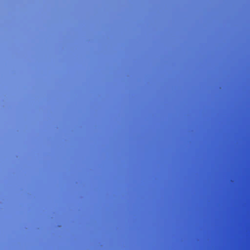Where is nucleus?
<instances>
[{"mask_svg":"<svg viewBox=\"0 0 250 250\" xmlns=\"http://www.w3.org/2000/svg\"><path fill=\"white\" fill-rule=\"evenodd\" d=\"M219 125H221V113H219Z\"/></svg>","mask_w":250,"mask_h":250,"instance_id":"nucleus-3","label":"nucleus"},{"mask_svg":"<svg viewBox=\"0 0 250 250\" xmlns=\"http://www.w3.org/2000/svg\"><path fill=\"white\" fill-rule=\"evenodd\" d=\"M219 125H221V113H219Z\"/></svg>","mask_w":250,"mask_h":250,"instance_id":"nucleus-9","label":"nucleus"},{"mask_svg":"<svg viewBox=\"0 0 250 250\" xmlns=\"http://www.w3.org/2000/svg\"><path fill=\"white\" fill-rule=\"evenodd\" d=\"M219 125H221V113H219Z\"/></svg>","mask_w":250,"mask_h":250,"instance_id":"nucleus-6","label":"nucleus"},{"mask_svg":"<svg viewBox=\"0 0 250 250\" xmlns=\"http://www.w3.org/2000/svg\"><path fill=\"white\" fill-rule=\"evenodd\" d=\"M219 125H221V113H219Z\"/></svg>","mask_w":250,"mask_h":250,"instance_id":"nucleus-11","label":"nucleus"},{"mask_svg":"<svg viewBox=\"0 0 250 250\" xmlns=\"http://www.w3.org/2000/svg\"><path fill=\"white\" fill-rule=\"evenodd\" d=\"M219 125H221V113H219Z\"/></svg>","mask_w":250,"mask_h":250,"instance_id":"nucleus-1","label":"nucleus"},{"mask_svg":"<svg viewBox=\"0 0 250 250\" xmlns=\"http://www.w3.org/2000/svg\"><path fill=\"white\" fill-rule=\"evenodd\" d=\"M219 128L220 129V128H221V127H219Z\"/></svg>","mask_w":250,"mask_h":250,"instance_id":"nucleus-12","label":"nucleus"},{"mask_svg":"<svg viewBox=\"0 0 250 250\" xmlns=\"http://www.w3.org/2000/svg\"><path fill=\"white\" fill-rule=\"evenodd\" d=\"M219 125H221V113H219Z\"/></svg>","mask_w":250,"mask_h":250,"instance_id":"nucleus-2","label":"nucleus"},{"mask_svg":"<svg viewBox=\"0 0 250 250\" xmlns=\"http://www.w3.org/2000/svg\"><path fill=\"white\" fill-rule=\"evenodd\" d=\"M219 125H221V113H219Z\"/></svg>","mask_w":250,"mask_h":250,"instance_id":"nucleus-5","label":"nucleus"},{"mask_svg":"<svg viewBox=\"0 0 250 250\" xmlns=\"http://www.w3.org/2000/svg\"><path fill=\"white\" fill-rule=\"evenodd\" d=\"M219 125H221V113H219Z\"/></svg>","mask_w":250,"mask_h":250,"instance_id":"nucleus-4","label":"nucleus"},{"mask_svg":"<svg viewBox=\"0 0 250 250\" xmlns=\"http://www.w3.org/2000/svg\"><path fill=\"white\" fill-rule=\"evenodd\" d=\"M219 125H221V113H219Z\"/></svg>","mask_w":250,"mask_h":250,"instance_id":"nucleus-10","label":"nucleus"},{"mask_svg":"<svg viewBox=\"0 0 250 250\" xmlns=\"http://www.w3.org/2000/svg\"><path fill=\"white\" fill-rule=\"evenodd\" d=\"M219 125H221V113H219Z\"/></svg>","mask_w":250,"mask_h":250,"instance_id":"nucleus-7","label":"nucleus"},{"mask_svg":"<svg viewBox=\"0 0 250 250\" xmlns=\"http://www.w3.org/2000/svg\"><path fill=\"white\" fill-rule=\"evenodd\" d=\"M219 125H221V113H219Z\"/></svg>","mask_w":250,"mask_h":250,"instance_id":"nucleus-8","label":"nucleus"}]
</instances>
